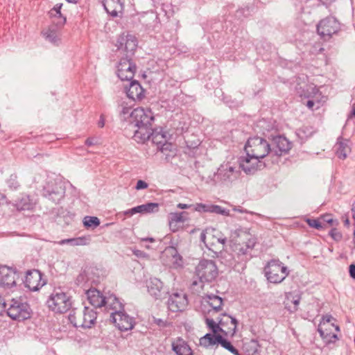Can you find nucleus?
Masks as SVG:
<instances>
[{
    "label": "nucleus",
    "instance_id": "6e6d98bb",
    "mask_svg": "<svg viewBox=\"0 0 355 355\" xmlns=\"http://www.w3.org/2000/svg\"><path fill=\"white\" fill-rule=\"evenodd\" d=\"M148 187V183H146L144 180H139L137 182V184L135 186V189H137V190L145 189H147Z\"/></svg>",
    "mask_w": 355,
    "mask_h": 355
},
{
    "label": "nucleus",
    "instance_id": "c756f323",
    "mask_svg": "<svg viewBox=\"0 0 355 355\" xmlns=\"http://www.w3.org/2000/svg\"><path fill=\"white\" fill-rule=\"evenodd\" d=\"M137 128V130H134V135L132 136L133 139L137 143L144 144L146 141L150 140L152 132V128L147 126H133Z\"/></svg>",
    "mask_w": 355,
    "mask_h": 355
},
{
    "label": "nucleus",
    "instance_id": "e2e57ef3",
    "mask_svg": "<svg viewBox=\"0 0 355 355\" xmlns=\"http://www.w3.org/2000/svg\"><path fill=\"white\" fill-rule=\"evenodd\" d=\"M62 6V3H57L49 12H55V10L58 12H60Z\"/></svg>",
    "mask_w": 355,
    "mask_h": 355
},
{
    "label": "nucleus",
    "instance_id": "bb28decb",
    "mask_svg": "<svg viewBox=\"0 0 355 355\" xmlns=\"http://www.w3.org/2000/svg\"><path fill=\"white\" fill-rule=\"evenodd\" d=\"M87 300L95 308H101L105 302L107 296L103 295V294L96 288L89 289L87 291Z\"/></svg>",
    "mask_w": 355,
    "mask_h": 355
},
{
    "label": "nucleus",
    "instance_id": "8fccbe9b",
    "mask_svg": "<svg viewBox=\"0 0 355 355\" xmlns=\"http://www.w3.org/2000/svg\"><path fill=\"white\" fill-rule=\"evenodd\" d=\"M306 222L310 227H314L317 230H322L324 228V225L322 223L320 220L308 219Z\"/></svg>",
    "mask_w": 355,
    "mask_h": 355
},
{
    "label": "nucleus",
    "instance_id": "680f3d73",
    "mask_svg": "<svg viewBox=\"0 0 355 355\" xmlns=\"http://www.w3.org/2000/svg\"><path fill=\"white\" fill-rule=\"evenodd\" d=\"M193 205H188L184 203H179L177 205V207L181 209H189L192 207Z\"/></svg>",
    "mask_w": 355,
    "mask_h": 355
},
{
    "label": "nucleus",
    "instance_id": "9d476101",
    "mask_svg": "<svg viewBox=\"0 0 355 355\" xmlns=\"http://www.w3.org/2000/svg\"><path fill=\"white\" fill-rule=\"evenodd\" d=\"M211 241H208V244H206V247L214 254L212 257L220 258L221 263L225 264V261L228 259L227 254H229L227 252L224 251L227 238L220 236L219 234L211 235Z\"/></svg>",
    "mask_w": 355,
    "mask_h": 355
},
{
    "label": "nucleus",
    "instance_id": "864d4df0",
    "mask_svg": "<svg viewBox=\"0 0 355 355\" xmlns=\"http://www.w3.org/2000/svg\"><path fill=\"white\" fill-rule=\"evenodd\" d=\"M329 235L331 238L336 241H339L342 239V234L338 232L336 228H332L329 232Z\"/></svg>",
    "mask_w": 355,
    "mask_h": 355
},
{
    "label": "nucleus",
    "instance_id": "5fc2aeb1",
    "mask_svg": "<svg viewBox=\"0 0 355 355\" xmlns=\"http://www.w3.org/2000/svg\"><path fill=\"white\" fill-rule=\"evenodd\" d=\"M173 266L175 268L180 267L182 266V257L175 252L174 254H173Z\"/></svg>",
    "mask_w": 355,
    "mask_h": 355
},
{
    "label": "nucleus",
    "instance_id": "7c9ffc66",
    "mask_svg": "<svg viewBox=\"0 0 355 355\" xmlns=\"http://www.w3.org/2000/svg\"><path fill=\"white\" fill-rule=\"evenodd\" d=\"M334 151L339 159H345L347 155L351 152V148L349 146V141L339 137L334 146Z\"/></svg>",
    "mask_w": 355,
    "mask_h": 355
},
{
    "label": "nucleus",
    "instance_id": "c03bdc74",
    "mask_svg": "<svg viewBox=\"0 0 355 355\" xmlns=\"http://www.w3.org/2000/svg\"><path fill=\"white\" fill-rule=\"evenodd\" d=\"M223 347L230 351L231 353H232L234 355H240L238 349H236L232 343L227 340L226 339L221 338V340L220 341V343Z\"/></svg>",
    "mask_w": 355,
    "mask_h": 355
},
{
    "label": "nucleus",
    "instance_id": "13d9d810",
    "mask_svg": "<svg viewBox=\"0 0 355 355\" xmlns=\"http://www.w3.org/2000/svg\"><path fill=\"white\" fill-rule=\"evenodd\" d=\"M7 307V303L4 301V300L0 295V314H1L3 311H6Z\"/></svg>",
    "mask_w": 355,
    "mask_h": 355
},
{
    "label": "nucleus",
    "instance_id": "bf43d9fd",
    "mask_svg": "<svg viewBox=\"0 0 355 355\" xmlns=\"http://www.w3.org/2000/svg\"><path fill=\"white\" fill-rule=\"evenodd\" d=\"M132 212H133L134 214H143V205L132 207Z\"/></svg>",
    "mask_w": 355,
    "mask_h": 355
},
{
    "label": "nucleus",
    "instance_id": "49530a36",
    "mask_svg": "<svg viewBox=\"0 0 355 355\" xmlns=\"http://www.w3.org/2000/svg\"><path fill=\"white\" fill-rule=\"evenodd\" d=\"M210 213H215L223 216H229L230 210L225 209L219 205H211Z\"/></svg>",
    "mask_w": 355,
    "mask_h": 355
},
{
    "label": "nucleus",
    "instance_id": "f257e3e1",
    "mask_svg": "<svg viewBox=\"0 0 355 355\" xmlns=\"http://www.w3.org/2000/svg\"><path fill=\"white\" fill-rule=\"evenodd\" d=\"M256 244L255 239L250 238L245 243H238L234 246L235 255L227 254L228 259H225V265L234 266L236 263H245L252 258V251Z\"/></svg>",
    "mask_w": 355,
    "mask_h": 355
},
{
    "label": "nucleus",
    "instance_id": "72a5a7b5",
    "mask_svg": "<svg viewBox=\"0 0 355 355\" xmlns=\"http://www.w3.org/2000/svg\"><path fill=\"white\" fill-rule=\"evenodd\" d=\"M222 336L215 334H206L200 338V345L205 347H209L216 344H219L221 340Z\"/></svg>",
    "mask_w": 355,
    "mask_h": 355
},
{
    "label": "nucleus",
    "instance_id": "473e14b6",
    "mask_svg": "<svg viewBox=\"0 0 355 355\" xmlns=\"http://www.w3.org/2000/svg\"><path fill=\"white\" fill-rule=\"evenodd\" d=\"M62 26H50L47 30L43 31V35L45 38L49 40L50 42L58 44V42L60 40V33L59 28Z\"/></svg>",
    "mask_w": 355,
    "mask_h": 355
},
{
    "label": "nucleus",
    "instance_id": "aec40b11",
    "mask_svg": "<svg viewBox=\"0 0 355 355\" xmlns=\"http://www.w3.org/2000/svg\"><path fill=\"white\" fill-rule=\"evenodd\" d=\"M150 139L157 146V150L162 153L171 150L172 144L167 141L166 133L153 130Z\"/></svg>",
    "mask_w": 355,
    "mask_h": 355
},
{
    "label": "nucleus",
    "instance_id": "a19ab883",
    "mask_svg": "<svg viewBox=\"0 0 355 355\" xmlns=\"http://www.w3.org/2000/svg\"><path fill=\"white\" fill-rule=\"evenodd\" d=\"M334 320V318L331 315H326L322 316V320L319 324V326L324 327V328H327V327L331 326V327H334L336 331H340V328L338 325H335L334 323H331V322Z\"/></svg>",
    "mask_w": 355,
    "mask_h": 355
},
{
    "label": "nucleus",
    "instance_id": "7ed1b4c3",
    "mask_svg": "<svg viewBox=\"0 0 355 355\" xmlns=\"http://www.w3.org/2000/svg\"><path fill=\"white\" fill-rule=\"evenodd\" d=\"M271 147L268 141L259 137L248 139L245 145V150L248 156L263 159L270 154Z\"/></svg>",
    "mask_w": 355,
    "mask_h": 355
},
{
    "label": "nucleus",
    "instance_id": "412c9836",
    "mask_svg": "<svg viewBox=\"0 0 355 355\" xmlns=\"http://www.w3.org/2000/svg\"><path fill=\"white\" fill-rule=\"evenodd\" d=\"M97 313L93 309L87 306H85L83 311L80 312V327L91 328L96 322Z\"/></svg>",
    "mask_w": 355,
    "mask_h": 355
},
{
    "label": "nucleus",
    "instance_id": "ea45409f",
    "mask_svg": "<svg viewBox=\"0 0 355 355\" xmlns=\"http://www.w3.org/2000/svg\"><path fill=\"white\" fill-rule=\"evenodd\" d=\"M160 204L157 202H147L143 204V214L157 213L159 210Z\"/></svg>",
    "mask_w": 355,
    "mask_h": 355
},
{
    "label": "nucleus",
    "instance_id": "0eeeda50",
    "mask_svg": "<svg viewBox=\"0 0 355 355\" xmlns=\"http://www.w3.org/2000/svg\"><path fill=\"white\" fill-rule=\"evenodd\" d=\"M196 272L201 282H209L218 275V268L214 261L202 259L196 268Z\"/></svg>",
    "mask_w": 355,
    "mask_h": 355
},
{
    "label": "nucleus",
    "instance_id": "e433bc0d",
    "mask_svg": "<svg viewBox=\"0 0 355 355\" xmlns=\"http://www.w3.org/2000/svg\"><path fill=\"white\" fill-rule=\"evenodd\" d=\"M204 299L215 311L218 312L221 310L223 303L220 297L216 295H207Z\"/></svg>",
    "mask_w": 355,
    "mask_h": 355
},
{
    "label": "nucleus",
    "instance_id": "a878e982",
    "mask_svg": "<svg viewBox=\"0 0 355 355\" xmlns=\"http://www.w3.org/2000/svg\"><path fill=\"white\" fill-rule=\"evenodd\" d=\"M147 288L149 294L155 299H159L164 294L163 283L157 278H150L147 282Z\"/></svg>",
    "mask_w": 355,
    "mask_h": 355
},
{
    "label": "nucleus",
    "instance_id": "4c0bfd02",
    "mask_svg": "<svg viewBox=\"0 0 355 355\" xmlns=\"http://www.w3.org/2000/svg\"><path fill=\"white\" fill-rule=\"evenodd\" d=\"M318 331L323 340L327 343H334L338 340V336L333 332H327V328L322 326H318Z\"/></svg>",
    "mask_w": 355,
    "mask_h": 355
},
{
    "label": "nucleus",
    "instance_id": "4be33fe9",
    "mask_svg": "<svg viewBox=\"0 0 355 355\" xmlns=\"http://www.w3.org/2000/svg\"><path fill=\"white\" fill-rule=\"evenodd\" d=\"M103 307H104L105 311L110 314V318L117 312L123 311L124 308L122 302L112 294L106 297Z\"/></svg>",
    "mask_w": 355,
    "mask_h": 355
},
{
    "label": "nucleus",
    "instance_id": "f03ea898",
    "mask_svg": "<svg viewBox=\"0 0 355 355\" xmlns=\"http://www.w3.org/2000/svg\"><path fill=\"white\" fill-rule=\"evenodd\" d=\"M264 275L267 280L272 284H279L289 275V270L278 259H272L264 267Z\"/></svg>",
    "mask_w": 355,
    "mask_h": 355
},
{
    "label": "nucleus",
    "instance_id": "b1692460",
    "mask_svg": "<svg viewBox=\"0 0 355 355\" xmlns=\"http://www.w3.org/2000/svg\"><path fill=\"white\" fill-rule=\"evenodd\" d=\"M220 325L223 327L224 334L233 336L236 331L237 320L236 318L227 314H223L219 320Z\"/></svg>",
    "mask_w": 355,
    "mask_h": 355
},
{
    "label": "nucleus",
    "instance_id": "39448f33",
    "mask_svg": "<svg viewBox=\"0 0 355 355\" xmlns=\"http://www.w3.org/2000/svg\"><path fill=\"white\" fill-rule=\"evenodd\" d=\"M241 171L237 166L230 162H225L218 167L214 178L221 183L229 184L239 179Z\"/></svg>",
    "mask_w": 355,
    "mask_h": 355
},
{
    "label": "nucleus",
    "instance_id": "6e6552de",
    "mask_svg": "<svg viewBox=\"0 0 355 355\" xmlns=\"http://www.w3.org/2000/svg\"><path fill=\"white\" fill-rule=\"evenodd\" d=\"M154 121V115L149 108L137 107L132 112V119L130 126L151 127Z\"/></svg>",
    "mask_w": 355,
    "mask_h": 355
},
{
    "label": "nucleus",
    "instance_id": "6ab92c4d",
    "mask_svg": "<svg viewBox=\"0 0 355 355\" xmlns=\"http://www.w3.org/2000/svg\"><path fill=\"white\" fill-rule=\"evenodd\" d=\"M264 166V164L260 159L248 156L240 160L239 168H241L246 174H253L258 169Z\"/></svg>",
    "mask_w": 355,
    "mask_h": 355
},
{
    "label": "nucleus",
    "instance_id": "3c124183",
    "mask_svg": "<svg viewBox=\"0 0 355 355\" xmlns=\"http://www.w3.org/2000/svg\"><path fill=\"white\" fill-rule=\"evenodd\" d=\"M320 220L323 225L325 223H329L331 226L334 225V223L335 225H338V222L333 219L331 214H324L320 217Z\"/></svg>",
    "mask_w": 355,
    "mask_h": 355
},
{
    "label": "nucleus",
    "instance_id": "69168bd1",
    "mask_svg": "<svg viewBox=\"0 0 355 355\" xmlns=\"http://www.w3.org/2000/svg\"><path fill=\"white\" fill-rule=\"evenodd\" d=\"M69 239H62V240L58 241V243L60 245H62L64 244H69Z\"/></svg>",
    "mask_w": 355,
    "mask_h": 355
},
{
    "label": "nucleus",
    "instance_id": "774afa93",
    "mask_svg": "<svg viewBox=\"0 0 355 355\" xmlns=\"http://www.w3.org/2000/svg\"><path fill=\"white\" fill-rule=\"evenodd\" d=\"M105 125L104 119L101 117L100 121H98V126L101 128H103Z\"/></svg>",
    "mask_w": 355,
    "mask_h": 355
},
{
    "label": "nucleus",
    "instance_id": "9b49d317",
    "mask_svg": "<svg viewBox=\"0 0 355 355\" xmlns=\"http://www.w3.org/2000/svg\"><path fill=\"white\" fill-rule=\"evenodd\" d=\"M136 65L132 58L123 57L117 66V76L121 80H132L136 71Z\"/></svg>",
    "mask_w": 355,
    "mask_h": 355
},
{
    "label": "nucleus",
    "instance_id": "09e8293b",
    "mask_svg": "<svg viewBox=\"0 0 355 355\" xmlns=\"http://www.w3.org/2000/svg\"><path fill=\"white\" fill-rule=\"evenodd\" d=\"M193 207H194L193 210H195L196 211L209 212L210 213L211 205L197 203L195 205H193Z\"/></svg>",
    "mask_w": 355,
    "mask_h": 355
},
{
    "label": "nucleus",
    "instance_id": "393cba45",
    "mask_svg": "<svg viewBox=\"0 0 355 355\" xmlns=\"http://www.w3.org/2000/svg\"><path fill=\"white\" fill-rule=\"evenodd\" d=\"M126 94L133 101H141L144 97V89L138 81L132 80Z\"/></svg>",
    "mask_w": 355,
    "mask_h": 355
},
{
    "label": "nucleus",
    "instance_id": "37998d69",
    "mask_svg": "<svg viewBox=\"0 0 355 355\" xmlns=\"http://www.w3.org/2000/svg\"><path fill=\"white\" fill-rule=\"evenodd\" d=\"M49 15L52 18H54L53 23L57 26H63L66 22V18L62 16L61 12H49Z\"/></svg>",
    "mask_w": 355,
    "mask_h": 355
},
{
    "label": "nucleus",
    "instance_id": "de8ad7c7",
    "mask_svg": "<svg viewBox=\"0 0 355 355\" xmlns=\"http://www.w3.org/2000/svg\"><path fill=\"white\" fill-rule=\"evenodd\" d=\"M69 320L74 327H80V323H78V321H80V312L77 313L73 311V313L69 314Z\"/></svg>",
    "mask_w": 355,
    "mask_h": 355
},
{
    "label": "nucleus",
    "instance_id": "f704fd0d",
    "mask_svg": "<svg viewBox=\"0 0 355 355\" xmlns=\"http://www.w3.org/2000/svg\"><path fill=\"white\" fill-rule=\"evenodd\" d=\"M300 301V297L294 295L293 293H286L285 307L291 312L295 311Z\"/></svg>",
    "mask_w": 355,
    "mask_h": 355
},
{
    "label": "nucleus",
    "instance_id": "20e7f679",
    "mask_svg": "<svg viewBox=\"0 0 355 355\" xmlns=\"http://www.w3.org/2000/svg\"><path fill=\"white\" fill-rule=\"evenodd\" d=\"M47 304L53 311L63 313L71 309L72 302L70 296L66 293L55 290L48 299Z\"/></svg>",
    "mask_w": 355,
    "mask_h": 355
},
{
    "label": "nucleus",
    "instance_id": "f3484780",
    "mask_svg": "<svg viewBox=\"0 0 355 355\" xmlns=\"http://www.w3.org/2000/svg\"><path fill=\"white\" fill-rule=\"evenodd\" d=\"M18 278L17 272L8 267H0V286L4 288H10L16 285Z\"/></svg>",
    "mask_w": 355,
    "mask_h": 355
},
{
    "label": "nucleus",
    "instance_id": "1a4fd4ad",
    "mask_svg": "<svg viewBox=\"0 0 355 355\" xmlns=\"http://www.w3.org/2000/svg\"><path fill=\"white\" fill-rule=\"evenodd\" d=\"M340 30V23L333 17H327L320 21L317 25L318 33L324 40L329 39Z\"/></svg>",
    "mask_w": 355,
    "mask_h": 355
},
{
    "label": "nucleus",
    "instance_id": "2eb2a0df",
    "mask_svg": "<svg viewBox=\"0 0 355 355\" xmlns=\"http://www.w3.org/2000/svg\"><path fill=\"white\" fill-rule=\"evenodd\" d=\"M188 303L187 295L183 291L172 293L167 302L168 309L172 312L183 311Z\"/></svg>",
    "mask_w": 355,
    "mask_h": 355
},
{
    "label": "nucleus",
    "instance_id": "4468645a",
    "mask_svg": "<svg viewBox=\"0 0 355 355\" xmlns=\"http://www.w3.org/2000/svg\"><path fill=\"white\" fill-rule=\"evenodd\" d=\"M112 322L121 331H126L134 328L135 320L124 311H120L111 318Z\"/></svg>",
    "mask_w": 355,
    "mask_h": 355
},
{
    "label": "nucleus",
    "instance_id": "a211bd4d",
    "mask_svg": "<svg viewBox=\"0 0 355 355\" xmlns=\"http://www.w3.org/2000/svg\"><path fill=\"white\" fill-rule=\"evenodd\" d=\"M272 147L270 154L277 157L287 153L291 148V143L283 136H277L273 138Z\"/></svg>",
    "mask_w": 355,
    "mask_h": 355
},
{
    "label": "nucleus",
    "instance_id": "4d7b16f0",
    "mask_svg": "<svg viewBox=\"0 0 355 355\" xmlns=\"http://www.w3.org/2000/svg\"><path fill=\"white\" fill-rule=\"evenodd\" d=\"M97 142H98V141L96 138L89 137L85 140V144L87 146H92L96 145L97 144Z\"/></svg>",
    "mask_w": 355,
    "mask_h": 355
},
{
    "label": "nucleus",
    "instance_id": "ddd939ff",
    "mask_svg": "<svg viewBox=\"0 0 355 355\" xmlns=\"http://www.w3.org/2000/svg\"><path fill=\"white\" fill-rule=\"evenodd\" d=\"M116 46L118 50L125 52V57L132 58L137 47V40L132 35H122L118 38Z\"/></svg>",
    "mask_w": 355,
    "mask_h": 355
},
{
    "label": "nucleus",
    "instance_id": "c85d7f7f",
    "mask_svg": "<svg viewBox=\"0 0 355 355\" xmlns=\"http://www.w3.org/2000/svg\"><path fill=\"white\" fill-rule=\"evenodd\" d=\"M187 213L186 211L170 213L168 215L170 230L173 232H177L180 228L178 223L185 222L187 219Z\"/></svg>",
    "mask_w": 355,
    "mask_h": 355
},
{
    "label": "nucleus",
    "instance_id": "0e129e2a",
    "mask_svg": "<svg viewBox=\"0 0 355 355\" xmlns=\"http://www.w3.org/2000/svg\"><path fill=\"white\" fill-rule=\"evenodd\" d=\"M132 208H131V209H128V210L125 211L123 212V214H124L125 216H132V215H134V213H133V212H132Z\"/></svg>",
    "mask_w": 355,
    "mask_h": 355
},
{
    "label": "nucleus",
    "instance_id": "2f4dec72",
    "mask_svg": "<svg viewBox=\"0 0 355 355\" xmlns=\"http://www.w3.org/2000/svg\"><path fill=\"white\" fill-rule=\"evenodd\" d=\"M36 205V202L31 198L30 196L25 195L15 201L12 204L18 211H31L33 210Z\"/></svg>",
    "mask_w": 355,
    "mask_h": 355
},
{
    "label": "nucleus",
    "instance_id": "f8f14e48",
    "mask_svg": "<svg viewBox=\"0 0 355 355\" xmlns=\"http://www.w3.org/2000/svg\"><path fill=\"white\" fill-rule=\"evenodd\" d=\"M65 189L62 182H50L44 188V196L55 203L59 202L64 198Z\"/></svg>",
    "mask_w": 355,
    "mask_h": 355
},
{
    "label": "nucleus",
    "instance_id": "338daca9",
    "mask_svg": "<svg viewBox=\"0 0 355 355\" xmlns=\"http://www.w3.org/2000/svg\"><path fill=\"white\" fill-rule=\"evenodd\" d=\"M315 103L313 101H311V100H309L306 103V106L310 108V109H312L313 105H314Z\"/></svg>",
    "mask_w": 355,
    "mask_h": 355
},
{
    "label": "nucleus",
    "instance_id": "cd10ccee",
    "mask_svg": "<svg viewBox=\"0 0 355 355\" xmlns=\"http://www.w3.org/2000/svg\"><path fill=\"white\" fill-rule=\"evenodd\" d=\"M103 5L106 12L112 17H116L123 9L121 0H103Z\"/></svg>",
    "mask_w": 355,
    "mask_h": 355
},
{
    "label": "nucleus",
    "instance_id": "052dcab7",
    "mask_svg": "<svg viewBox=\"0 0 355 355\" xmlns=\"http://www.w3.org/2000/svg\"><path fill=\"white\" fill-rule=\"evenodd\" d=\"M349 272L350 277L355 279V264L352 263L349 267Z\"/></svg>",
    "mask_w": 355,
    "mask_h": 355
},
{
    "label": "nucleus",
    "instance_id": "79ce46f5",
    "mask_svg": "<svg viewBox=\"0 0 355 355\" xmlns=\"http://www.w3.org/2000/svg\"><path fill=\"white\" fill-rule=\"evenodd\" d=\"M83 224L87 227H96L100 224V220L96 216H85Z\"/></svg>",
    "mask_w": 355,
    "mask_h": 355
},
{
    "label": "nucleus",
    "instance_id": "58836bf2",
    "mask_svg": "<svg viewBox=\"0 0 355 355\" xmlns=\"http://www.w3.org/2000/svg\"><path fill=\"white\" fill-rule=\"evenodd\" d=\"M205 324L207 328L215 334H218L221 332L224 334L223 327L220 325L219 321L216 322L214 319L209 318H205Z\"/></svg>",
    "mask_w": 355,
    "mask_h": 355
},
{
    "label": "nucleus",
    "instance_id": "5701e85b",
    "mask_svg": "<svg viewBox=\"0 0 355 355\" xmlns=\"http://www.w3.org/2000/svg\"><path fill=\"white\" fill-rule=\"evenodd\" d=\"M171 349L176 355H193L192 349L182 337H178L172 341Z\"/></svg>",
    "mask_w": 355,
    "mask_h": 355
},
{
    "label": "nucleus",
    "instance_id": "423d86ee",
    "mask_svg": "<svg viewBox=\"0 0 355 355\" xmlns=\"http://www.w3.org/2000/svg\"><path fill=\"white\" fill-rule=\"evenodd\" d=\"M8 315L12 320H24L31 317L30 308L28 304L12 299L7 303L6 309Z\"/></svg>",
    "mask_w": 355,
    "mask_h": 355
},
{
    "label": "nucleus",
    "instance_id": "c9c22d12",
    "mask_svg": "<svg viewBox=\"0 0 355 355\" xmlns=\"http://www.w3.org/2000/svg\"><path fill=\"white\" fill-rule=\"evenodd\" d=\"M132 112L131 105H129L126 101H120L119 102L118 112L121 120L126 121L128 119L131 120Z\"/></svg>",
    "mask_w": 355,
    "mask_h": 355
},
{
    "label": "nucleus",
    "instance_id": "a18cd8bd",
    "mask_svg": "<svg viewBox=\"0 0 355 355\" xmlns=\"http://www.w3.org/2000/svg\"><path fill=\"white\" fill-rule=\"evenodd\" d=\"M89 243L88 239L85 237H78L69 239V244L72 246L85 245Z\"/></svg>",
    "mask_w": 355,
    "mask_h": 355
},
{
    "label": "nucleus",
    "instance_id": "603ef678",
    "mask_svg": "<svg viewBox=\"0 0 355 355\" xmlns=\"http://www.w3.org/2000/svg\"><path fill=\"white\" fill-rule=\"evenodd\" d=\"M211 235H214V234H211L208 230H206L205 231H203L201 232L200 239L206 245V244H208V241H211V239H212Z\"/></svg>",
    "mask_w": 355,
    "mask_h": 355
},
{
    "label": "nucleus",
    "instance_id": "dca6fc26",
    "mask_svg": "<svg viewBox=\"0 0 355 355\" xmlns=\"http://www.w3.org/2000/svg\"><path fill=\"white\" fill-rule=\"evenodd\" d=\"M24 284L29 290L36 291L46 284V280L42 278L40 271L32 270L27 271Z\"/></svg>",
    "mask_w": 355,
    "mask_h": 355
}]
</instances>
